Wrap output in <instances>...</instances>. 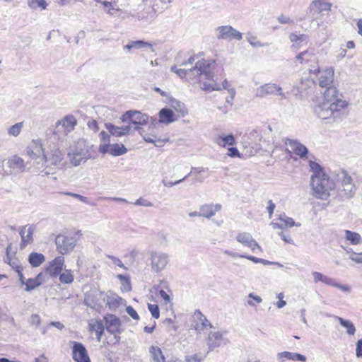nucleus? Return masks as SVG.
<instances>
[{"mask_svg":"<svg viewBox=\"0 0 362 362\" xmlns=\"http://www.w3.org/2000/svg\"><path fill=\"white\" fill-rule=\"evenodd\" d=\"M105 127L111 135L117 137L128 135L132 130L131 125L119 127L112 123H105Z\"/></svg>","mask_w":362,"mask_h":362,"instance_id":"nucleus-18","label":"nucleus"},{"mask_svg":"<svg viewBox=\"0 0 362 362\" xmlns=\"http://www.w3.org/2000/svg\"><path fill=\"white\" fill-rule=\"evenodd\" d=\"M71 163L74 166L80 165L90 158V153L87 148L76 146L68 153Z\"/></svg>","mask_w":362,"mask_h":362,"instance_id":"nucleus-10","label":"nucleus"},{"mask_svg":"<svg viewBox=\"0 0 362 362\" xmlns=\"http://www.w3.org/2000/svg\"><path fill=\"white\" fill-rule=\"evenodd\" d=\"M227 340L223 337V335L219 332H211L208 337L207 344L210 351L219 347L222 344H227Z\"/></svg>","mask_w":362,"mask_h":362,"instance_id":"nucleus-21","label":"nucleus"},{"mask_svg":"<svg viewBox=\"0 0 362 362\" xmlns=\"http://www.w3.org/2000/svg\"><path fill=\"white\" fill-rule=\"evenodd\" d=\"M356 352L357 357H362V339H359L356 343Z\"/></svg>","mask_w":362,"mask_h":362,"instance_id":"nucleus-64","label":"nucleus"},{"mask_svg":"<svg viewBox=\"0 0 362 362\" xmlns=\"http://www.w3.org/2000/svg\"><path fill=\"white\" fill-rule=\"evenodd\" d=\"M311 186L315 197L326 199L330 194V191L335 188V181L331 180L328 175L311 176Z\"/></svg>","mask_w":362,"mask_h":362,"instance_id":"nucleus-3","label":"nucleus"},{"mask_svg":"<svg viewBox=\"0 0 362 362\" xmlns=\"http://www.w3.org/2000/svg\"><path fill=\"white\" fill-rule=\"evenodd\" d=\"M269 95H279L284 99L286 98L285 93L282 91L281 87L276 83H265L256 90L255 95L257 98H262Z\"/></svg>","mask_w":362,"mask_h":362,"instance_id":"nucleus-12","label":"nucleus"},{"mask_svg":"<svg viewBox=\"0 0 362 362\" xmlns=\"http://www.w3.org/2000/svg\"><path fill=\"white\" fill-rule=\"evenodd\" d=\"M146 47L153 51L152 44L144 40L129 41L128 44L124 46V49L127 50L128 52H131L132 49H139Z\"/></svg>","mask_w":362,"mask_h":362,"instance_id":"nucleus-22","label":"nucleus"},{"mask_svg":"<svg viewBox=\"0 0 362 362\" xmlns=\"http://www.w3.org/2000/svg\"><path fill=\"white\" fill-rule=\"evenodd\" d=\"M216 61L202 59L195 63L197 74L201 79L214 81Z\"/></svg>","mask_w":362,"mask_h":362,"instance_id":"nucleus-9","label":"nucleus"},{"mask_svg":"<svg viewBox=\"0 0 362 362\" xmlns=\"http://www.w3.org/2000/svg\"><path fill=\"white\" fill-rule=\"evenodd\" d=\"M64 194L72 197L74 198L78 199L81 202L88 204V199L86 197L82 196L81 194L74 193V192H63Z\"/></svg>","mask_w":362,"mask_h":362,"instance_id":"nucleus-53","label":"nucleus"},{"mask_svg":"<svg viewBox=\"0 0 362 362\" xmlns=\"http://www.w3.org/2000/svg\"><path fill=\"white\" fill-rule=\"evenodd\" d=\"M277 358L279 360H281L282 361H284V358L294 361L305 362L306 361V357L304 355L289 351H283L278 353Z\"/></svg>","mask_w":362,"mask_h":362,"instance_id":"nucleus-25","label":"nucleus"},{"mask_svg":"<svg viewBox=\"0 0 362 362\" xmlns=\"http://www.w3.org/2000/svg\"><path fill=\"white\" fill-rule=\"evenodd\" d=\"M28 226L21 227L20 230V235L21 238V248H24L28 244H30L33 241V233L35 231V226H30L27 228Z\"/></svg>","mask_w":362,"mask_h":362,"instance_id":"nucleus-20","label":"nucleus"},{"mask_svg":"<svg viewBox=\"0 0 362 362\" xmlns=\"http://www.w3.org/2000/svg\"><path fill=\"white\" fill-rule=\"evenodd\" d=\"M279 220L284 224V227H292L294 226H300V223H296L293 218H289L284 215L280 216Z\"/></svg>","mask_w":362,"mask_h":362,"instance_id":"nucleus-49","label":"nucleus"},{"mask_svg":"<svg viewBox=\"0 0 362 362\" xmlns=\"http://www.w3.org/2000/svg\"><path fill=\"white\" fill-rule=\"evenodd\" d=\"M248 297L249 298H253L255 301V303H254L253 301H251V300H249L248 301V304L251 306H255L256 305V304H259L262 301V299L260 296H255L254 293H251L248 295Z\"/></svg>","mask_w":362,"mask_h":362,"instance_id":"nucleus-58","label":"nucleus"},{"mask_svg":"<svg viewBox=\"0 0 362 362\" xmlns=\"http://www.w3.org/2000/svg\"><path fill=\"white\" fill-rule=\"evenodd\" d=\"M106 330L114 335L115 342L117 344L120 341L119 334L122 332L120 319L113 314H107L103 317Z\"/></svg>","mask_w":362,"mask_h":362,"instance_id":"nucleus-8","label":"nucleus"},{"mask_svg":"<svg viewBox=\"0 0 362 362\" xmlns=\"http://www.w3.org/2000/svg\"><path fill=\"white\" fill-rule=\"evenodd\" d=\"M59 281L62 284H69L74 281V276L70 270L59 274Z\"/></svg>","mask_w":362,"mask_h":362,"instance_id":"nucleus-43","label":"nucleus"},{"mask_svg":"<svg viewBox=\"0 0 362 362\" xmlns=\"http://www.w3.org/2000/svg\"><path fill=\"white\" fill-rule=\"evenodd\" d=\"M40 285L41 282L37 281V279H35V278H30L26 281V283L25 284V286H26L25 290L27 291H30Z\"/></svg>","mask_w":362,"mask_h":362,"instance_id":"nucleus-46","label":"nucleus"},{"mask_svg":"<svg viewBox=\"0 0 362 362\" xmlns=\"http://www.w3.org/2000/svg\"><path fill=\"white\" fill-rule=\"evenodd\" d=\"M322 283L327 284L328 286L337 288L340 289L341 291L346 292V293H350L351 288L349 286L347 285H343L338 283L334 279L331 278L328 276H326L323 274Z\"/></svg>","mask_w":362,"mask_h":362,"instance_id":"nucleus-26","label":"nucleus"},{"mask_svg":"<svg viewBox=\"0 0 362 362\" xmlns=\"http://www.w3.org/2000/svg\"><path fill=\"white\" fill-rule=\"evenodd\" d=\"M171 107L173 109H175L177 112H179L180 115L182 117L185 116L188 113V111L185 107V104L175 99L171 100Z\"/></svg>","mask_w":362,"mask_h":362,"instance_id":"nucleus-35","label":"nucleus"},{"mask_svg":"<svg viewBox=\"0 0 362 362\" xmlns=\"http://www.w3.org/2000/svg\"><path fill=\"white\" fill-rule=\"evenodd\" d=\"M148 309L150 311L151 315L155 319H158L160 317V310L158 305L156 304H148Z\"/></svg>","mask_w":362,"mask_h":362,"instance_id":"nucleus-50","label":"nucleus"},{"mask_svg":"<svg viewBox=\"0 0 362 362\" xmlns=\"http://www.w3.org/2000/svg\"><path fill=\"white\" fill-rule=\"evenodd\" d=\"M64 263V257L58 256L49 263L45 269V272L49 274L52 277L59 276L62 270Z\"/></svg>","mask_w":362,"mask_h":362,"instance_id":"nucleus-17","label":"nucleus"},{"mask_svg":"<svg viewBox=\"0 0 362 362\" xmlns=\"http://www.w3.org/2000/svg\"><path fill=\"white\" fill-rule=\"evenodd\" d=\"M335 187L337 188L338 195L342 199L351 198L356 190V187L352 182V178L345 170H340L335 175Z\"/></svg>","mask_w":362,"mask_h":362,"instance_id":"nucleus-4","label":"nucleus"},{"mask_svg":"<svg viewBox=\"0 0 362 362\" xmlns=\"http://www.w3.org/2000/svg\"><path fill=\"white\" fill-rule=\"evenodd\" d=\"M217 31L218 32L217 35V38L218 40H226L230 41L233 39L241 40L243 38V34L230 25L219 26L217 28Z\"/></svg>","mask_w":362,"mask_h":362,"instance_id":"nucleus-13","label":"nucleus"},{"mask_svg":"<svg viewBox=\"0 0 362 362\" xmlns=\"http://www.w3.org/2000/svg\"><path fill=\"white\" fill-rule=\"evenodd\" d=\"M126 311L134 320H137L139 319L138 313L131 305H129L126 308Z\"/></svg>","mask_w":362,"mask_h":362,"instance_id":"nucleus-60","label":"nucleus"},{"mask_svg":"<svg viewBox=\"0 0 362 362\" xmlns=\"http://www.w3.org/2000/svg\"><path fill=\"white\" fill-rule=\"evenodd\" d=\"M136 206H144L146 207H151L153 206V204L147 199H143L141 197L139 198L136 200V202L134 203Z\"/></svg>","mask_w":362,"mask_h":362,"instance_id":"nucleus-54","label":"nucleus"},{"mask_svg":"<svg viewBox=\"0 0 362 362\" xmlns=\"http://www.w3.org/2000/svg\"><path fill=\"white\" fill-rule=\"evenodd\" d=\"M64 154L58 148H54L47 152L40 158V161L36 162L35 173H44L49 175V172L45 170L48 168H61L63 166Z\"/></svg>","mask_w":362,"mask_h":362,"instance_id":"nucleus-2","label":"nucleus"},{"mask_svg":"<svg viewBox=\"0 0 362 362\" xmlns=\"http://www.w3.org/2000/svg\"><path fill=\"white\" fill-rule=\"evenodd\" d=\"M309 166L310 168L311 171L313 173V175L321 176L322 175V174H325L322 171V166L319 163L310 160Z\"/></svg>","mask_w":362,"mask_h":362,"instance_id":"nucleus-42","label":"nucleus"},{"mask_svg":"<svg viewBox=\"0 0 362 362\" xmlns=\"http://www.w3.org/2000/svg\"><path fill=\"white\" fill-rule=\"evenodd\" d=\"M213 83H208L206 82L203 83L202 89L204 91L221 90V86L216 83H215L214 81H213Z\"/></svg>","mask_w":362,"mask_h":362,"instance_id":"nucleus-47","label":"nucleus"},{"mask_svg":"<svg viewBox=\"0 0 362 362\" xmlns=\"http://www.w3.org/2000/svg\"><path fill=\"white\" fill-rule=\"evenodd\" d=\"M27 153L34 160L33 170L35 172L36 162L40 161L42 163V161H40V158L43 155L46 154L44 152L41 141L40 140H33L27 149Z\"/></svg>","mask_w":362,"mask_h":362,"instance_id":"nucleus-14","label":"nucleus"},{"mask_svg":"<svg viewBox=\"0 0 362 362\" xmlns=\"http://www.w3.org/2000/svg\"><path fill=\"white\" fill-rule=\"evenodd\" d=\"M246 39L247 42L253 47H262L269 46L268 42L262 43L259 40L256 36L252 35L250 33H247L246 36Z\"/></svg>","mask_w":362,"mask_h":362,"instance_id":"nucleus-39","label":"nucleus"},{"mask_svg":"<svg viewBox=\"0 0 362 362\" xmlns=\"http://www.w3.org/2000/svg\"><path fill=\"white\" fill-rule=\"evenodd\" d=\"M89 327L90 331H94L95 332H98L100 329H105V326L103 322L101 320H92L89 322Z\"/></svg>","mask_w":362,"mask_h":362,"instance_id":"nucleus-48","label":"nucleus"},{"mask_svg":"<svg viewBox=\"0 0 362 362\" xmlns=\"http://www.w3.org/2000/svg\"><path fill=\"white\" fill-rule=\"evenodd\" d=\"M192 173V172L191 171L185 177H184L182 179H180L179 180H177V181H175V182H171V181L170 182H167L165 180H163V183L164 186H165V187H173V186H175V185H176L183 182L184 180H185L187 177L191 175Z\"/></svg>","mask_w":362,"mask_h":362,"instance_id":"nucleus-56","label":"nucleus"},{"mask_svg":"<svg viewBox=\"0 0 362 362\" xmlns=\"http://www.w3.org/2000/svg\"><path fill=\"white\" fill-rule=\"evenodd\" d=\"M149 353L153 362H165V357L159 347L151 346L149 348Z\"/></svg>","mask_w":362,"mask_h":362,"instance_id":"nucleus-30","label":"nucleus"},{"mask_svg":"<svg viewBox=\"0 0 362 362\" xmlns=\"http://www.w3.org/2000/svg\"><path fill=\"white\" fill-rule=\"evenodd\" d=\"M223 141V146H225L226 144L229 146H233L235 144V139L232 134L227 136H223L220 137Z\"/></svg>","mask_w":362,"mask_h":362,"instance_id":"nucleus-51","label":"nucleus"},{"mask_svg":"<svg viewBox=\"0 0 362 362\" xmlns=\"http://www.w3.org/2000/svg\"><path fill=\"white\" fill-rule=\"evenodd\" d=\"M279 235L281 238V239L286 243H290V244H292L293 243V240L292 238L290 237L289 235L288 234H286L284 233V232H279Z\"/></svg>","mask_w":362,"mask_h":362,"instance_id":"nucleus-63","label":"nucleus"},{"mask_svg":"<svg viewBox=\"0 0 362 362\" xmlns=\"http://www.w3.org/2000/svg\"><path fill=\"white\" fill-rule=\"evenodd\" d=\"M151 267L155 272L163 271L169 262V255L160 251H153L150 253Z\"/></svg>","mask_w":362,"mask_h":362,"instance_id":"nucleus-11","label":"nucleus"},{"mask_svg":"<svg viewBox=\"0 0 362 362\" xmlns=\"http://www.w3.org/2000/svg\"><path fill=\"white\" fill-rule=\"evenodd\" d=\"M76 124V120L74 117L68 115L57 123V129L58 132L62 130L64 134H67L74 130Z\"/></svg>","mask_w":362,"mask_h":362,"instance_id":"nucleus-19","label":"nucleus"},{"mask_svg":"<svg viewBox=\"0 0 362 362\" xmlns=\"http://www.w3.org/2000/svg\"><path fill=\"white\" fill-rule=\"evenodd\" d=\"M253 239L252 235L246 232L239 233L236 236V240L246 247Z\"/></svg>","mask_w":362,"mask_h":362,"instance_id":"nucleus-37","label":"nucleus"},{"mask_svg":"<svg viewBox=\"0 0 362 362\" xmlns=\"http://www.w3.org/2000/svg\"><path fill=\"white\" fill-rule=\"evenodd\" d=\"M345 238L353 245H358L362 242L361 235L356 232L346 230Z\"/></svg>","mask_w":362,"mask_h":362,"instance_id":"nucleus-34","label":"nucleus"},{"mask_svg":"<svg viewBox=\"0 0 362 362\" xmlns=\"http://www.w3.org/2000/svg\"><path fill=\"white\" fill-rule=\"evenodd\" d=\"M292 152L299 156L301 159L308 158L309 151L308 148L298 140L287 139L285 141Z\"/></svg>","mask_w":362,"mask_h":362,"instance_id":"nucleus-16","label":"nucleus"},{"mask_svg":"<svg viewBox=\"0 0 362 362\" xmlns=\"http://www.w3.org/2000/svg\"><path fill=\"white\" fill-rule=\"evenodd\" d=\"M348 258L356 264H362V252H354L351 249L345 250Z\"/></svg>","mask_w":362,"mask_h":362,"instance_id":"nucleus-40","label":"nucleus"},{"mask_svg":"<svg viewBox=\"0 0 362 362\" xmlns=\"http://www.w3.org/2000/svg\"><path fill=\"white\" fill-rule=\"evenodd\" d=\"M221 209V205L216 204H204L200 207V214L202 216L209 218L215 215L216 212Z\"/></svg>","mask_w":362,"mask_h":362,"instance_id":"nucleus-24","label":"nucleus"},{"mask_svg":"<svg viewBox=\"0 0 362 362\" xmlns=\"http://www.w3.org/2000/svg\"><path fill=\"white\" fill-rule=\"evenodd\" d=\"M9 163L10 167L13 168H17L21 171H23L25 169L23 159L17 156H13L12 158L9 160Z\"/></svg>","mask_w":362,"mask_h":362,"instance_id":"nucleus-38","label":"nucleus"},{"mask_svg":"<svg viewBox=\"0 0 362 362\" xmlns=\"http://www.w3.org/2000/svg\"><path fill=\"white\" fill-rule=\"evenodd\" d=\"M337 320L339 322V324L346 329V332L349 335H354L356 332V328L354 325V324L347 320H344L341 317H337Z\"/></svg>","mask_w":362,"mask_h":362,"instance_id":"nucleus-36","label":"nucleus"},{"mask_svg":"<svg viewBox=\"0 0 362 362\" xmlns=\"http://www.w3.org/2000/svg\"><path fill=\"white\" fill-rule=\"evenodd\" d=\"M127 152V148L123 144H111L107 153L113 156H119Z\"/></svg>","mask_w":362,"mask_h":362,"instance_id":"nucleus-32","label":"nucleus"},{"mask_svg":"<svg viewBox=\"0 0 362 362\" xmlns=\"http://www.w3.org/2000/svg\"><path fill=\"white\" fill-rule=\"evenodd\" d=\"M45 260V256L41 253L31 252L28 256V262L33 267H37Z\"/></svg>","mask_w":362,"mask_h":362,"instance_id":"nucleus-31","label":"nucleus"},{"mask_svg":"<svg viewBox=\"0 0 362 362\" xmlns=\"http://www.w3.org/2000/svg\"><path fill=\"white\" fill-rule=\"evenodd\" d=\"M103 5L108 8L107 13L110 16L115 15V11H118V9H115L112 3L109 1H102Z\"/></svg>","mask_w":362,"mask_h":362,"instance_id":"nucleus-55","label":"nucleus"},{"mask_svg":"<svg viewBox=\"0 0 362 362\" xmlns=\"http://www.w3.org/2000/svg\"><path fill=\"white\" fill-rule=\"evenodd\" d=\"M28 5L31 9L40 8L41 10H45L47 6V4L45 0H29Z\"/></svg>","mask_w":362,"mask_h":362,"instance_id":"nucleus-41","label":"nucleus"},{"mask_svg":"<svg viewBox=\"0 0 362 362\" xmlns=\"http://www.w3.org/2000/svg\"><path fill=\"white\" fill-rule=\"evenodd\" d=\"M247 247L250 248L252 252H255L256 249H257L260 252L262 251L261 246L257 243V242L255 239H253L252 242H250V243Z\"/></svg>","mask_w":362,"mask_h":362,"instance_id":"nucleus-62","label":"nucleus"},{"mask_svg":"<svg viewBox=\"0 0 362 362\" xmlns=\"http://www.w3.org/2000/svg\"><path fill=\"white\" fill-rule=\"evenodd\" d=\"M122 298L119 297L116 293L108 292L106 294V305L110 310H115L120 305Z\"/></svg>","mask_w":362,"mask_h":362,"instance_id":"nucleus-27","label":"nucleus"},{"mask_svg":"<svg viewBox=\"0 0 362 362\" xmlns=\"http://www.w3.org/2000/svg\"><path fill=\"white\" fill-rule=\"evenodd\" d=\"M120 119L123 122L129 123V125L134 124V131H139L140 125L148 123V116L139 111L128 110L121 116Z\"/></svg>","mask_w":362,"mask_h":362,"instance_id":"nucleus-7","label":"nucleus"},{"mask_svg":"<svg viewBox=\"0 0 362 362\" xmlns=\"http://www.w3.org/2000/svg\"><path fill=\"white\" fill-rule=\"evenodd\" d=\"M310 72L313 73L314 74L320 73L319 86L322 88H327L324 93V98L338 96V91L336 88H334L332 86L334 77L333 70L327 69L320 72L319 69H315L314 70H310Z\"/></svg>","mask_w":362,"mask_h":362,"instance_id":"nucleus-5","label":"nucleus"},{"mask_svg":"<svg viewBox=\"0 0 362 362\" xmlns=\"http://www.w3.org/2000/svg\"><path fill=\"white\" fill-rule=\"evenodd\" d=\"M291 42H293L292 47L299 48L308 42V37L305 34L297 35L296 33H291L289 35Z\"/></svg>","mask_w":362,"mask_h":362,"instance_id":"nucleus-29","label":"nucleus"},{"mask_svg":"<svg viewBox=\"0 0 362 362\" xmlns=\"http://www.w3.org/2000/svg\"><path fill=\"white\" fill-rule=\"evenodd\" d=\"M346 101L338 98V96L325 98V101L319 107V117L322 119H339L346 115Z\"/></svg>","mask_w":362,"mask_h":362,"instance_id":"nucleus-1","label":"nucleus"},{"mask_svg":"<svg viewBox=\"0 0 362 362\" xmlns=\"http://www.w3.org/2000/svg\"><path fill=\"white\" fill-rule=\"evenodd\" d=\"M72 358L76 362H91L85 346L78 341H73Z\"/></svg>","mask_w":362,"mask_h":362,"instance_id":"nucleus-15","label":"nucleus"},{"mask_svg":"<svg viewBox=\"0 0 362 362\" xmlns=\"http://www.w3.org/2000/svg\"><path fill=\"white\" fill-rule=\"evenodd\" d=\"M199 314L200 315L199 320L201 322L202 329L206 328L207 327H211V323L208 321L206 317L204 315H202L200 312H199Z\"/></svg>","mask_w":362,"mask_h":362,"instance_id":"nucleus-61","label":"nucleus"},{"mask_svg":"<svg viewBox=\"0 0 362 362\" xmlns=\"http://www.w3.org/2000/svg\"><path fill=\"white\" fill-rule=\"evenodd\" d=\"M81 235V230L76 231L73 235H58L55 239L57 251L62 255L72 252L78 242L76 235Z\"/></svg>","mask_w":362,"mask_h":362,"instance_id":"nucleus-6","label":"nucleus"},{"mask_svg":"<svg viewBox=\"0 0 362 362\" xmlns=\"http://www.w3.org/2000/svg\"><path fill=\"white\" fill-rule=\"evenodd\" d=\"M159 122L163 124H170L177 120L173 111L169 108L164 107L158 113Z\"/></svg>","mask_w":362,"mask_h":362,"instance_id":"nucleus-23","label":"nucleus"},{"mask_svg":"<svg viewBox=\"0 0 362 362\" xmlns=\"http://www.w3.org/2000/svg\"><path fill=\"white\" fill-rule=\"evenodd\" d=\"M107 257L112 260L113 264H115V265L118 266L120 268L127 270V267L124 265V264L119 258L112 255H108Z\"/></svg>","mask_w":362,"mask_h":362,"instance_id":"nucleus-57","label":"nucleus"},{"mask_svg":"<svg viewBox=\"0 0 362 362\" xmlns=\"http://www.w3.org/2000/svg\"><path fill=\"white\" fill-rule=\"evenodd\" d=\"M29 322L30 325L35 326V328H37L41 323L40 317L37 314H33L30 317Z\"/></svg>","mask_w":362,"mask_h":362,"instance_id":"nucleus-52","label":"nucleus"},{"mask_svg":"<svg viewBox=\"0 0 362 362\" xmlns=\"http://www.w3.org/2000/svg\"><path fill=\"white\" fill-rule=\"evenodd\" d=\"M23 127V122L16 123L8 129V134L11 136H17L21 134Z\"/></svg>","mask_w":362,"mask_h":362,"instance_id":"nucleus-44","label":"nucleus"},{"mask_svg":"<svg viewBox=\"0 0 362 362\" xmlns=\"http://www.w3.org/2000/svg\"><path fill=\"white\" fill-rule=\"evenodd\" d=\"M187 71H191V73L187 74V81L190 82L194 80L198 81H201L200 76L197 74V70L196 69V65H194L192 68L187 69Z\"/></svg>","mask_w":362,"mask_h":362,"instance_id":"nucleus-45","label":"nucleus"},{"mask_svg":"<svg viewBox=\"0 0 362 362\" xmlns=\"http://www.w3.org/2000/svg\"><path fill=\"white\" fill-rule=\"evenodd\" d=\"M312 6L317 13L329 11L332 6L331 4L322 0H314L312 2Z\"/></svg>","mask_w":362,"mask_h":362,"instance_id":"nucleus-33","label":"nucleus"},{"mask_svg":"<svg viewBox=\"0 0 362 362\" xmlns=\"http://www.w3.org/2000/svg\"><path fill=\"white\" fill-rule=\"evenodd\" d=\"M16 272L22 271V267L19 260L16 258H14L13 260L9 264Z\"/></svg>","mask_w":362,"mask_h":362,"instance_id":"nucleus-59","label":"nucleus"},{"mask_svg":"<svg viewBox=\"0 0 362 362\" xmlns=\"http://www.w3.org/2000/svg\"><path fill=\"white\" fill-rule=\"evenodd\" d=\"M100 137L102 144H100L99 146V152L102 154H106L107 153L111 145L110 136L107 132L102 131L100 133Z\"/></svg>","mask_w":362,"mask_h":362,"instance_id":"nucleus-28","label":"nucleus"}]
</instances>
